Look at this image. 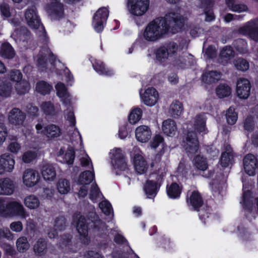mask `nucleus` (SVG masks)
I'll return each instance as SVG.
<instances>
[{"label":"nucleus","instance_id":"obj_4","mask_svg":"<svg viewBox=\"0 0 258 258\" xmlns=\"http://www.w3.org/2000/svg\"><path fill=\"white\" fill-rule=\"evenodd\" d=\"M178 50V45L174 42L166 43L160 45L154 50V54L157 61L160 63H164L169 57H172L176 54Z\"/></svg>","mask_w":258,"mask_h":258},{"label":"nucleus","instance_id":"obj_62","mask_svg":"<svg viewBox=\"0 0 258 258\" xmlns=\"http://www.w3.org/2000/svg\"><path fill=\"white\" fill-rule=\"evenodd\" d=\"M201 8L203 10L210 9L213 8L214 5V0H200Z\"/></svg>","mask_w":258,"mask_h":258},{"label":"nucleus","instance_id":"obj_38","mask_svg":"<svg viewBox=\"0 0 258 258\" xmlns=\"http://www.w3.org/2000/svg\"><path fill=\"white\" fill-rule=\"evenodd\" d=\"M226 4L230 10L235 12L241 13L248 10L244 4H236L235 0H226Z\"/></svg>","mask_w":258,"mask_h":258},{"label":"nucleus","instance_id":"obj_10","mask_svg":"<svg viewBox=\"0 0 258 258\" xmlns=\"http://www.w3.org/2000/svg\"><path fill=\"white\" fill-rule=\"evenodd\" d=\"M46 10L49 15L56 20H59L64 16V6L59 0H52L48 4Z\"/></svg>","mask_w":258,"mask_h":258},{"label":"nucleus","instance_id":"obj_2","mask_svg":"<svg viewBox=\"0 0 258 258\" xmlns=\"http://www.w3.org/2000/svg\"><path fill=\"white\" fill-rule=\"evenodd\" d=\"M73 221L76 223V227L80 235L82 242L86 245L89 244L90 242V238L88 236L89 226L94 231H100L103 230L105 225V223L103 222L96 214H94L90 223H87L86 218L83 215L80 216L77 219L74 218Z\"/></svg>","mask_w":258,"mask_h":258},{"label":"nucleus","instance_id":"obj_26","mask_svg":"<svg viewBox=\"0 0 258 258\" xmlns=\"http://www.w3.org/2000/svg\"><path fill=\"white\" fill-rule=\"evenodd\" d=\"M1 56L6 59H13L15 55V51L12 45L8 42L2 43L0 48Z\"/></svg>","mask_w":258,"mask_h":258},{"label":"nucleus","instance_id":"obj_49","mask_svg":"<svg viewBox=\"0 0 258 258\" xmlns=\"http://www.w3.org/2000/svg\"><path fill=\"white\" fill-rule=\"evenodd\" d=\"M233 159V156L232 153L224 152L221 156L220 164L223 167H227Z\"/></svg>","mask_w":258,"mask_h":258},{"label":"nucleus","instance_id":"obj_54","mask_svg":"<svg viewBox=\"0 0 258 258\" xmlns=\"http://www.w3.org/2000/svg\"><path fill=\"white\" fill-rule=\"evenodd\" d=\"M56 95L60 98L64 97L67 93V88L62 82H58L55 86Z\"/></svg>","mask_w":258,"mask_h":258},{"label":"nucleus","instance_id":"obj_32","mask_svg":"<svg viewBox=\"0 0 258 258\" xmlns=\"http://www.w3.org/2000/svg\"><path fill=\"white\" fill-rule=\"evenodd\" d=\"M41 174L44 179L46 181H53L56 175L55 168L50 164L43 166Z\"/></svg>","mask_w":258,"mask_h":258},{"label":"nucleus","instance_id":"obj_39","mask_svg":"<svg viewBox=\"0 0 258 258\" xmlns=\"http://www.w3.org/2000/svg\"><path fill=\"white\" fill-rule=\"evenodd\" d=\"M194 164L199 170L205 171L208 167L207 159L200 155H196L194 159Z\"/></svg>","mask_w":258,"mask_h":258},{"label":"nucleus","instance_id":"obj_46","mask_svg":"<svg viewBox=\"0 0 258 258\" xmlns=\"http://www.w3.org/2000/svg\"><path fill=\"white\" fill-rule=\"evenodd\" d=\"M16 246L19 252L23 253L29 249L30 244L27 238L26 237L22 236L17 239Z\"/></svg>","mask_w":258,"mask_h":258},{"label":"nucleus","instance_id":"obj_15","mask_svg":"<svg viewBox=\"0 0 258 258\" xmlns=\"http://www.w3.org/2000/svg\"><path fill=\"white\" fill-rule=\"evenodd\" d=\"M4 209H1L2 213L8 211L13 215L25 216L26 211L20 203L14 201L10 202L6 204L5 201L4 200Z\"/></svg>","mask_w":258,"mask_h":258},{"label":"nucleus","instance_id":"obj_18","mask_svg":"<svg viewBox=\"0 0 258 258\" xmlns=\"http://www.w3.org/2000/svg\"><path fill=\"white\" fill-rule=\"evenodd\" d=\"M92 67L95 72L100 75L111 77L114 75V71L107 67L101 60L95 59L92 61Z\"/></svg>","mask_w":258,"mask_h":258},{"label":"nucleus","instance_id":"obj_57","mask_svg":"<svg viewBox=\"0 0 258 258\" xmlns=\"http://www.w3.org/2000/svg\"><path fill=\"white\" fill-rule=\"evenodd\" d=\"M47 54L41 52L38 55L37 60V66L43 69L47 68Z\"/></svg>","mask_w":258,"mask_h":258},{"label":"nucleus","instance_id":"obj_33","mask_svg":"<svg viewBox=\"0 0 258 258\" xmlns=\"http://www.w3.org/2000/svg\"><path fill=\"white\" fill-rule=\"evenodd\" d=\"M95 178L94 172L90 170H86L80 173L78 180V184H89L91 183Z\"/></svg>","mask_w":258,"mask_h":258},{"label":"nucleus","instance_id":"obj_43","mask_svg":"<svg viewBox=\"0 0 258 258\" xmlns=\"http://www.w3.org/2000/svg\"><path fill=\"white\" fill-rule=\"evenodd\" d=\"M226 118L228 124L234 125L238 119V114L233 107H230L226 111Z\"/></svg>","mask_w":258,"mask_h":258},{"label":"nucleus","instance_id":"obj_36","mask_svg":"<svg viewBox=\"0 0 258 258\" xmlns=\"http://www.w3.org/2000/svg\"><path fill=\"white\" fill-rule=\"evenodd\" d=\"M251 192L250 190L244 191L242 196V206L243 209L248 212L252 211L253 203L251 201Z\"/></svg>","mask_w":258,"mask_h":258},{"label":"nucleus","instance_id":"obj_31","mask_svg":"<svg viewBox=\"0 0 258 258\" xmlns=\"http://www.w3.org/2000/svg\"><path fill=\"white\" fill-rule=\"evenodd\" d=\"M52 89V85L45 81L41 80L36 83V91L43 96L50 94Z\"/></svg>","mask_w":258,"mask_h":258},{"label":"nucleus","instance_id":"obj_22","mask_svg":"<svg viewBox=\"0 0 258 258\" xmlns=\"http://www.w3.org/2000/svg\"><path fill=\"white\" fill-rule=\"evenodd\" d=\"M158 93L153 87L148 88L146 90L142 99L144 104L147 106H152L157 102Z\"/></svg>","mask_w":258,"mask_h":258},{"label":"nucleus","instance_id":"obj_14","mask_svg":"<svg viewBox=\"0 0 258 258\" xmlns=\"http://www.w3.org/2000/svg\"><path fill=\"white\" fill-rule=\"evenodd\" d=\"M251 83L245 78H240L237 81L236 85V93L237 96L243 99L248 98L250 94Z\"/></svg>","mask_w":258,"mask_h":258},{"label":"nucleus","instance_id":"obj_41","mask_svg":"<svg viewBox=\"0 0 258 258\" xmlns=\"http://www.w3.org/2000/svg\"><path fill=\"white\" fill-rule=\"evenodd\" d=\"M24 204L30 209H35L39 207L40 202L37 197L34 195H30L25 198Z\"/></svg>","mask_w":258,"mask_h":258},{"label":"nucleus","instance_id":"obj_19","mask_svg":"<svg viewBox=\"0 0 258 258\" xmlns=\"http://www.w3.org/2000/svg\"><path fill=\"white\" fill-rule=\"evenodd\" d=\"M25 118V114L18 108H13L8 116L10 123L15 125L22 124Z\"/></svg>","mask_w":258,"mask_h":258},{"label":"nucleus","instance_id":"obj_27","mask_svg":"<svg viewBox=\"0 0 258 258\" xmlns=\"http://www.w3.org/2000/svg\"><path fill=\"white\" fill-rule=\"evenodd\" d=\"M162 131L163 133L168 136H174L177 131V126L175 121L171 119L164 120L162 123Z\"/></svg>","mask_w":258,"mask_h":258},{"label":"nucleus","instance_id":"obj_42","mask_svg":"<svg viewBox=\"0 0 258 258\" xmlns=\"http://www.w3.org/2000/svg\"><path fill=\"white\" fill-rule=\"evenodd\" d=\"M12 85L7 81H1L0 82V96L8 97L10 96L12 92Z\"/></svg>","mask_w":258,"mask_h":258},{"label":"nucleus","instance_id":"obj_6","mask_svg":"<svg viewBox=\"0 0 258 258\" xmlns=\"http://www.w3.org/2000/svg\"><path fill=\"white\" fill-rule=\"evenodd\" d=\"M149 3V0H127L126 7L132 15L141 16L148 11Z\"/></svg>","mask_w":258,"mask_h":258},{"label":"nucleus","instance_id":"obj_29","mask_svg":"<svg viewBox=\"0 0 258 258\" xmlns=\"http://www.w3.org/2000/svg\"><path fill=\"white\" fill-rule=\"evenodd\" d=\"M220 77V72L212 71L203 73L202 76V80L206 84H211L218 81Z\"/></svg>","mask_w":258,"mask_h":258},{"label":"nucleus","instance_id":"obj_11","mask_svg":"<svg viewBox=\"0 0 258 258\" xmlns=\"http://www.w3.org/2000/svg\"><path fill=\"white\" fill-rule=\"evenodd\" d=\"M245 172L249 176H253L258 172V159L252 154H246L243 159Z\"/></svg>","mask_w":258,"mask_h":258},{"label":"nucleus","instance_id":"obj_1","mask_svg":"<svg viewBox=\"0 0 258 258\" xmlns=\"http://www.w3.org/2000/svg\"><path fill=\"white\" fill-rule=\"evenodd\" d=\"M185 21V18L179 13L169 12L164 17H158L147 25L144 38L147 41L155 42L169 32L176 34L183 30Z\"/></svg>","mask_w":258,"mask_h":258},{"label":"nucleus","instance_id":"obj_30","mask_svg":"<svg viewBox=\"0 0 258 258\" xmlns=\"http://www.w3.org/2000/svg\"><path fill=\"white\" fill-rule=\"evenodd\" d=\"M1 195H11L14 191L13 181L9 178L1 179Z\"/></svg>","mask_w":258,"mask_h":258},{"label":"nucleus","instance_id":"obj_47","mask_svg":"<svg viewBox=\"0 0 258 258\" xmlns=\"http://www.w3.org/2000/svg\"><path fill=\"white\" fill-rule=\"evenodd\" d=\"M57 187L60 194H66L70 190V181L67 179H60L57 182Z\"/></svg>","mask_w":258,"mask_h":258},{"label":"nucleus","instance_id":"obj_58","mask_svg":"<svg viewBox=\"0 0 258 258\" xmlns=\"http://www.w3.org/2000/svg\"><path fill=\"white\" fill-rule=\"evenodd\" d=\"M243 127L245 130L249 132H251L254 130V124L252 117L248 116L245 118L244 121Z\"/></svg>","mask_w":258,"mask_h":258},{"label":"nucleus","instance_id":"obj_25","mask_svg":"<svg viewBox=\"0 0 258 258\" xmlns=\"http://www.w3.org/2000/svg\"><path fill=\"white\" fill-rule=\"evenodd\" d=\"M133 161L135 169L138 173L142 174L146 172L147 169V162L141 155L135 154Z\"/></svg>","mask_w":258,"mask_h":258},{"label":"nucleus","instance_id":"obj_40","mask_svg":"<svg viewBox=\"0 0 258 258\" xmlns=\"http://www.w3.org/2000/svg\"><path fill=\"white\" fill-rule=\"evenodd\" d=\"M216 93L219 98H223L231 94V89L226 84H220L216 88Z\"/></svg>","mask_w":258,"mask_h":258},{"label":"nucleus","instance_id":"obj_17","mask_svg":"<svg viewBox=\"0 0 258 258\" xmlns=\"http://www.w3.org/2000/svg\"><path fill=\"white\" fill-rule=\"evenodd\" d=\"M40 178L38 171L32 169H26L23 176V183L29 187L35 185L39 182Z\"/></svg>","mask_w":258,"mask_h":258},{"label":"nucleus","instance_id":"obj_24","mask_svg":"<svg viewBox=\"0 0 258 258\" xmlns=\"http://www.w3.org/2000/svg\"><path fill=\"white\" fill-rule=\"evenodd\" d=\"M182 190V186L176 182H172L166 186V193L169 198L171 199H178L180 198Z\"/></svg>","mask_w":258,"mask_h":258},{"label":"nucleus","instance_id":"obj_44","mask_svg":"<svg viewBox=\"0 0 258 258\" xmlns=\"http://www.w3.org/2000/svg\"><path fill=\"white\" fill-rule=\"evenodd\" d=\"M142 110L139 108L133 109L128 115V121L131 124H135L141 118L142 115Z\"/></svg>","mask_w":258,"mask_h":258},{"label":"nucleus","instance_id":"obj_56","mask_svg":"<svg viewBox=\"0 0 258 258\" xmlns=\"http://www.w3.org/2000/svg\"><path fill=\"white\" fill-rule=\"evenodd\" d=\"M66 220L63 216H58L54 221V227L58 231H63L66 226Z\"/></svg>","mask_w":258,"mask_h":258},{"label":"nucleus","instance_id":"obj_53","mask_svg":"<svg viewBox=\"0 0 258 258\" xmlns=\"http://www.w3.org/2000/svg\"><path fill=\"white\" fill-rule=\"evenodd\" d=\"M37 156L35 151H27L24 153L22 157V160L25 163H29L34 161Z\"/></svg>","mask_w":258,"mask_h":258},{"label":"nucleus","instance_id":"obj_21","mask_svg":"<svg viewBox=\"0 0 258 258\" xmlns=\"http://www.w3.org/2000/svg\"><path fill=\"white\" fill-rule=\"evenodd\" d=\"M151 135L150 128L148 126L142 125L138 126L136 129V138L140 142H147L151 139Z\"/></svg>","mask_w":258,"mask_h":258},{"label":"nucleus","instance_id":"obj_50","mask_svg":"<svg viewBox=\"0 0 258 258\" xmlns=\"http://www.w3.org/2000/svg\"><path fill=\"white\" fill-rule=\"evenodd\" d=\"M235 66L238 71L245 72L249 68V62L244 58H238L235 61Z\"/></svg>","mask_w":258,"mask_h":258},{"label":"nucleus","instance_id":"obj_28","mask_svg":"<svg viewBox=\"0 0 258 258\" xmlns=\"http://www.w3.org/2000/svg\"><path fill=\"white\" fill-rule=\"evenodd\" d=\"M162 144V149L156 154V157L160 159L163 155L166 148V145L164 142L163 138L160 135H156L154 136L152 141L151 142V146L152 148H157L160 144Z\"/></svg>","mask_w":258,"mask_h":258},{"label":"nucleus","instance_id":"obj_48","mask_svg":"<svg viewBox=\"0 0 258 258\" xmlns=\"http://www.w3.org/2000/svg\"><path fill=\"white\" fill-rule=\"evenodd\" d=\"M75 158V152L74 149L69 146L64 155L63 159L69 165L73 164Z\"/></svg>","mask_w":258,"mask_h":258},{"label":"nucleus","instance_id":"obj_55","mask_svg":"<svg viewBox=\"0 0 258 258\" xmlns=\"http://www.w3.org/2000/svg\"><path fill=\"white\" fill-rule=\"evenodd\" d=\"M234 55V51L230 46L224 47L220 52V56L222 58H230Z\"/></svg>","mask_w":258,"mask_h":258},{"label":"nucleus","instance_id":"obj_20","mask_svg":"<svg viewBox=\"0 0 258 258\" xmlns=\"http://www.w3.org/2000/svg\"><path fill=\"white\" fill-rule=\"evenodd\" d=\"M194 127L195 131L202 136L207 134L208 130L206 127V118L203 114H197L194 120Z\"/></svg>","mask_w":258,"mask_h":258},{"label":"nucleus","instance_id":"obj_59","mask_svg":"<svg viewBox=\"0 0 258 258\" xmlns=\"http://www.w3.org/2000/svg\"><path fill=\"white\" fill-rule=\"evenodd\" d=\"M10 76L11 80L17 83L22 80L23 75L20 71L14 70L10 72Z\"/></svg>","mask_w":258,"mask_h":258},{"label":"nucleus","instance_id":"obj_9","mask_svg":"<svg viewBox=\"0 0 258 258\" xmlns=\"http://www.w3.org/2000/svg\"><path fill=\"white\" fill-rule=\"evenodd\" d=\"M109 16V10L105 7L99 8L93 17L92 25L95 31L101 33L104 29L103 22L106 21Z\"/></svg>","mask_w":258,"mask_h":258},{"label":"nucleus","instance_id":"obj_7","mask_svg":"<svg viewBox=\"0 0 258 258\" xmlns=\"http://www.w3.org/2000/svg\"><path fill=\"white\" fill-rule=\"evenodd\" d=\"M25 18L27 25L32 29H38L39 27L43 32L46 33L45 28L41 23L35 6L28 8L25 13Z\"/></svg>","mask_w":258,"mask_h":258},{"label":"nucleus","instance_id":"obj_8","mask_svg":"<svg viewBox=\"0 0 258 258\" xmlns=\"http://www.w3.org/2000/svg\"><path fill=\"white\" fill-rule=\"evenodd\" d=\"M156 180L148 179L146 180L144 190L149 199H154L158 192L163 180L162 174H156Z\"/></svg>","mask_w":258,"mask_h":258},{"label":"nucleus","instance_id":"obj_45","mask_svg":"<svg viewBox=\"0 0 258 258\" xmlns=\"http://www.w3.org/2000/svg\"><path fill=\"white\" fill-rule=\"evenodd\" d=\"M233 46L237 51L240 53H245L247 52V43L243 39H237L234 40Z\"/></svg>","mask_w":258,"mask_h":258},{"label":"nucleus","instance_id":"obj_51","mask_svg":"<svg viewBox=\"0 0 258 258\" xmlns=\"http://www.w3.org/2000/svg\"><path fill=\"white\" fill-rule=\"evenodd\" d=\"M15 88L18 94L23 95L28 92L29 84L28 82L21 80L16 84Z\"/></svg>","mask_w":258,"mask_h":258},{"label":"nucleus","instance_id":"obj_13","mask_svg":"<svg viewBox=\"0 0 258 258\" xmlns=\"http://www.w3.org/2000/svg\"><path fill=\"white\" fill-rule=\"evenodd\" d=\"M111 162L115 169L123 171L127 168L125 157L120 148L113 151Z\"/></svg>","mask_w":258,"mask_h":258},{"label":"nucleus","instance_id":"obj_23","mask_svg":"<svg viewBox=\"0 0 258 258\" xmlns=\"http://www.w3.org/2000/svg\"><path fill=\"white\" fill-rule=\"evenodd\" d=\"M14 157L10 153H5L0 156V164L5 169V172H11L14 167Z\"/></svg>","mask_w":258,"mask_h":258},{"label":"nucleus","instance_id":"obj_16","mask_svg":"<svg viewBox=\"0 0 258 258\" xmlns=\"http://www.w3.org/2000/svg\"><path fill=\"white\" fill-rule=\"evenodd\" d=\"M239 31L254 41H258V27L253 21L248 22L245 25L239 28Z\"/></svg>","mask_w":258,"mask_h":258},{"label":"nucleus","instance_id":"obj_34","mask_svg":"<svg viewBox=\"0 0 258 258\" xmlns=\"http://www.w3.org/2000/svg\"><path fill=\"white\" fill-rule=\"evenodd\" d=\"M183 111V106L181 102L178 100H174L170 106L169 111L174 118L178 117Z\"/></svg>","mask_w":258,"mask_h":258},{"label":"nucleus","instance_id":"obj_5","mask_svg":"<svg viewBox=\"0 0 258 258\" xmlns=\"http://www.w3.org/2000/svg\"><path fill=\"white\" fill-rule=\"evenodd\" d=\"M182 146L188 154H195L200 148L197 133L194 131H188L182 141Z\"/></svg>","mask_w":258,"mask_h":258},{"label":"nucleus","instance_id":"obj_3","mask_svg":"<svg viewBox=\"0 0 258 258\" xmlns=\"http://www.w3.org/2000/svg\"><path fill=\"white\" fill-rule=\"evenodd\" d=\"M186 202L191 206L194 211L199 212V216L204 224L212 220L215 215L212 213V208L207 205H204V201L201 194L198 190H194L189 198L187 197Z\"/></svg>","mask_w":258,"mask_h":258},{"label":"nucleus","instance_id":"obj_63","mask_svg":"<svg viewBox=\"0 0 258 258\" xmlns=\"http://www.w3.org/2000/svg\"><path fill=\"white\" fill-rule=\"evenodd\" d=\"M84 258H104L99 251L88 250L84 254Z\"/></svg>","mask_w":258,"mask_h":258},{"label":"nucleus","instance_id":"obj_37","mask_svg":"<svg viewBox=\"0 0 258 258\" xmlns=\"http://www.w3.org/2000/svg\"><path fill=\"white\" fill-rule=\"evenodd\" d=\"M40 108L46 116H53L56 115L57 111L53 103L50 101H44L42 103Z\"/></svg>","mask_w":258,"mask_h":258},{"label":"nucleus","instance_id":"obj_35","mask_svg":"<svg viewBox=\"0 0 258 258\" xmlns=\"http://www.w3.org/2000/svg\"><path fill=\"white\" fill-rule=\"evenodd\" d=\"M33 249L37 256L44 255L47 251V243L43 238H39L34 244Z\"/></svg>","mask_w":258,"mask_h":258},{"label":"nucleus","instance_id":"obj_64","mask_svg":"<svg viewBox=\"0 0 258 258\" xmlns=\"http://www.w3.org/2000/svg\"><path fill=\"white\" fill-rule=\"evenodd\" d=\"M0 11L2 16L9 18L11 16L10 8L8 4H3L0 6Z\"/></svg>","mask_w":258,"mask_h":258},{"label":"nucleus","instance_id":"obj_60","mask_svg":"<svg viewBox=\"0 0 258 258\" xmlns=\"http://www.w3.org/2000/svg\"><path fill=\"white\" fill-rule=\"evenodd\" d=\"M72 236L70 234H64L61 236L60 239V244L61 246L67 247L70 245Z\"/></svg>","mask_w":258,"mask_h":258},{"label":"nucleus","instance_id":"obj_52","mask_svg":"<svg viewBox=\"0 0 258 258\" xmlns=\"http://www.w3.org/2000/svg\"><path fill=\"white\" fill-rule=\"evenodd\" d=\"M99 205L102 212H103L105 215L109 216L111 213L113 212L112 205L108 201H103L100 203Z\"/></svg>","mask_w":258,"mask_h":258},{"label":"nucleus","instance_id":"obj_61","mask_svg":"<svg viewBox=\"0 0 258 258\" xmlns=\"http://www.w3.org/2000/svg\"><path fill=\"white\" fill-rule=\"evenodd\" d=\"M8 136V131L6 126L3 123H0V145L6 140Z\"/></svg>","mask_w":258,"mask_h":258},{"label":"nucleus","instance_id":"obj_12","mask_svg":"<svg viewBox=\"0 0 258 258\" xmlns=\"http://www.w3.org/2000/svg\"><path fill=\"white\" fill-rule=\"evenodd\" d=\"M37 133L45 135L48 138L51 139L57 138L61 135L60 127L55 124H50L45 126L40 123H38L35 126Z\"/></svg>","mask_w":258,"mask_h":258}]
</instances>
